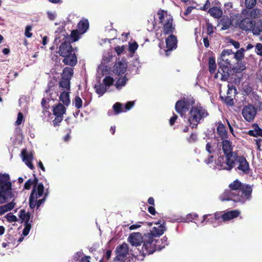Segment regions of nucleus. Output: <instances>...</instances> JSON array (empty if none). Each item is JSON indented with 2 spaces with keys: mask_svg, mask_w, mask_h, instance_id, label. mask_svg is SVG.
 I'll use <instances>...</instances> for the list:
<instances>
[{
  "mask_svg": "<svg viewBox=\"0 0 262 262\" xmlns=\"http://www.w3.org/2000/svg\"><path fill=\"white\" fill-rule=\"evenodd\" d=\"M246 69V66L244 63L240 61H237L236 65L233 68L234 70L237 73H240Z\"/></svg>",
  "mask_w": 262,
  "mask_h": 262,
  "instance_id": "nucleus-38",
  "label": "nucleus"
},
{
  "mask_svg": "<svg viewBox=\"0 0 262 262\" xmlns=\"http://www.w3.org/2000/svg\"><path fill=\"white\" fill-rule=\"evenodd\" d=\"M61 93L59 100L61 101L65 105L68 106L70 103V91H60Z\"/></svg>",
  "mask_w": 262,
  "mask_h": 262,
  "instance_id": "nucleus-24",
  "label": "nucleus"
},
{
  "mask_svg": "<svg viewBox=\"0 0 262 262\" xmlns=\"http://www.w3.org/2000/svg\"><path fill=\"white\" fill-rule=\"evenodd\" d=\"M160 241V245L161 247V249L165 247V245H168L167 243V238L166 237H164L163 238L161 239Z\"/></svg>",
  "mask_w": 262,
  "mask_h": 262,
  "instance_id": "nucleus-56",
  "label": "nucleus"
},
{
  "mask_svg": "<svg viewBox=\"0 0 262 262\" xmlns=\"http://www.w3.org/2000/svg\"><path fill=\"white\" fill-rule=\"evenodd\" d=\"M157 226L154 227L150 233L145 234L143 236V245L142 251L143 255H149L153 253L157 250H161L160 241L156 238L163 234L165 227L159 223L156 224Z\"/></svg>",
  "mask_w": 262,
  "mask_h": 262,
  "instance_id": "nucleus-2",
  "label": "nucleus"
},
{
  "mask_svg": "<svg viewBox=\"0 0 262 262\" xmlns=\"http://www.w3.org/2000/svg\"><path fill=\"white\" fill-rule=\"evenodd\" d=\"M229 189L226 190L220 196L222 201L232 200L242 204L251 199L252 186L243 184L238 180L230 184Z\"/></svg>",
  "mask_w": 262,
  "mask_h": 262,
  "instance_id": "nucleus-1",
  "label": "nucleus"
},
{
  "mask_svg": "<svg viewBox=\"0 0 262 262\" xmlns=\"http://www.w3.org/2000/svg\"><path fill=\"white\" fill-rule=\"evenodd\" d=\"M67 37L66 36L65 32L62 31L55 32V42L57 43L61 41H63L62 44L59 47V54L64 57L72 52L74 50L69 42H67Z\"/></svg>",
  "mask_w": 262,
  "mask_h": 262,
  "instance_id": "nucleus-9",
  "label": "nucleus"
},
{
  "mask_svg": "<svg viewBox=\"0 0 262 262\" xmlns=\"http://www.w3.org/2000/svg\"><path fill=\"white\" fill-rule=\"evenodd\" d=\"M31 30L32 27L30 26H27L26 27L25 34L26 37L30 38L32 36V34L31 33Z\"/></svg>",
  "mask_w": 262,
  "mask_h": 262,
  "instance_id": "nucleus-53",
  "label": "nucleus"
},
{
  "mask_svg": "<svg viewBox=\"0 0 262 262\" xmlns=\"http://www.w3.org/2000/svg\"><path fill=\"white\" fill-rule=\"evenodd\" d=\"M220 25L222 26L221 29L225 30L229 28L231 25V21L228 17L224 16L221 20Z\"/></svg>",
  "mask_w": 262,
  "mask_h": 262,
  "instance_id": "nucleus-28",
  "label": "nucleus"
},
{
  "mask_svg": "<svg viewBox=\"0 0 262 262\" xmlns=\"http://www.w3.org/2000/svg\"><path fill=\"white\" fill-rule=\"evenodd\" d=\"M114 79L111 76H106L103 80L102 83L95 85V88L97 93L100 95H102L107 89L113 84Z\"/></svg>",
  "mask_w": 262,
  "mask_h": 262,
  "instance_id": "nucleus-13",
  "label": "nucleus"
},
{
  "mask_svg": "<svg viewBox=\"0 0 262 262\" xmlns=\"http://www.w3.org/2000/svg\"><path fill=\"white\" fill-rule=\"evenodd\" d=\"M128 240L132 245L138 246L143 241V237L140 233L135 232L130 234Z\"/></svg>",
  "mask_w": 262,
  "mask_h": 262,
  "instance_id": "nucleus-17",
  "label": "nucleus"
},
{
  "mask_svg": "<svg viewBox=\"0 0 262 262\" xmlns=\"http://www.w3.org/2000/svg\"><path fill=\"white\" fill-rule=\"evenodd\" d=\"M81 34L77 30L72 31L71 34V37L73 41H77L79 39V35Z\"/></svg>",
  "mask_w": 262,
  "mask_h": 262,
  "instance_id": "nucleus-46",
  "label": "nucleus"
},
{
  "mask_svg": "<svg viewBox=\"0 0 262 262\" xmlns=\"http://www.w3.org/2000/svg\"><path fill=\"white\" fill-rule=\"evenodd\" d=\"M215 2V0H207L203 7L204 10L208 9L211 6H213L215 5V4H214Z\"/></svg>",
  "mask_w": 262,
  "mask_h": 262,
  "instance_id": "nucleus-48",
  "label": "nucleus"
},
{
  "mask_svg": "<svg viewBox=\"0 0 262 262\" xmlns=\"http://www.w3.org/2000/svg\"><path fill=\"white\" fill-rule=\"evenodd\" d=\"M48 18L51 20H54L56 17V13L55 11H49L47 12Z\"/></svg>",
  "mask_w": 262,
  "mask_h": 262,
  "instance_id": "nucleus-51",
  "label": "nucleus"
},
{
  "mask_svg": "<svg viewBox=\"0 0 262 262\" xmlns=\"http://www.w3.org/2000/svg\"><path fill=\"white\" fill-rule=\"evenodd\" d=\"M19 217L24 224L29 223L30 214L28 212L24 210H21L19 212Z\"/></svg>",
  "mask_w": 262,
  "mask_h": 262,
  "instance_id": "nucleus-29",
  "label": "nucleus"
},
{
  "mask_svg": "<svg viewBox=\"0 0 262 262\" xmlns=\"http://www.w3.org/2000/svg\"><path fill=\"white\" fill-rule=\"evenodd\" d=\"M206 149L209 154H214L216 152V147L214 144L208 143L206 145Z\"/></svg>",
  "mask_w": 262,
  "mask_h": 262,
  "instance_id": "nucleus-41",
  "label": "nucleus"
},
{
  "mask_svg": "<svg viewBox=\"0 0 262 262\" xmlns=\"http://www.w3.org/2000/svg\"><path fill=\"white\" fill-rule=\"evenodd\" d=\"M127 68V64L124 61H119L114 67V72L117 74H124Z\"/></svg>",
  "mask_w": 262,
  "mask_h": 262,
  "instance_id": "nucleus-21",
  "label": "nucleus"
},
{
  "mask_svg": "<svg viewBox=\"0 0 262 262\" xmlns=\"http://www.w3.org/2000/svg\"><path fill=\"white\" fill-rule=\"evenodd\" d=\"M235 159L233 161L231 168H227L226 167L227 166L225 165L222 167L221 169L231 170L235 166L236 163L238 165L236 167V170H238L239 172H242L243 174L248 173L250 168L249 163L246 158L243 156H238L236 155V157Z\"/></svg>",
  "mask_w": 262,
  "mask_h": 262,
  "instance_id": "nucleus-11",
  "label": "nucleus"
},
{
  "mask_svg": "<svg viewBox=\"0 0 262 262\" xmlns=\"http://www.w3.org/2000/svg\"><path fill=\"white\" fill-rule=\"evenodd\" d=\"M73 74V70L72 68L67 67L63 71L61 75L62 78H68L70 80Z\"/></svg>",
  "mask_w": 262,
  "mask_h": 262,
  "instance_id": "nucleus-35",
  "label": "nucleus"
},
{
  "mask_svg": "<svg viewBox=\"0 0 262 262\" xmlns=\"http://www.w3.org/2000/svg\"><path fill=\"white\" fill-rule=\"evenodd\" d=\"M217 133L219 135V136L223 140L227 138V132L226 131V130L225 129V126L223 124H222V123L219 124V125L217 127Z\"/></svg>",
  "mask_w": 262,
  "mask_h": 262,
  "instance_id": "nucleus-30",
  "label": "nucleus"
},
{
  "mask_svg": "<svg viewBox=\"0 0 262 262\" xmlns=\"http://www.w3.org/2000/svg\"><path fill=\"white\" fill-rule=\"evenodd\" d=\"M141 223H142L139 222V223H136L135 224L130 226L129 227V230H136V229H137L138 228H139L140 227H141Z\"/></svg>",
  "mask_w": 262,
  "mask_h": 262,
  "instance_id": "nucleus-58",
  "label": "nucleus"
},
{
  "mask_svg": "<svg viewBox=\"0 0 262 262\" xmlns=\"http://www.w3.org/2000/svg\"><path fill=\"white\" fill-rule=\"evenodd\" d=\"M250 16L253 18H257L262 16V10L258 8H254L250 12Z\"/></svg>",
  "mask_w": 262,
  "mask_h": 262,
  "instance_id": "nucleus-37",
  "label": "nucleus"
},
{
  "mask_svg": "<svg viewBox=\"0 0 262 262\" xmlns=\"http://www.w3.org/2000/svg\"><path fill=\"white\" fill-rule=\"evenodd\" d=\"M21 157L23 161L31 169L34 167L32 164L33 159V154L31 152H28L26 149H23L21 152Z\"/></svg>",
  "mask_w": 262,
  "mask_h": 262,
  "instance_id": "nucleus-16",
  "label": "nucleus"
},
{
  "mask_svg": "<svg viewBox=\"0 0 262 262\" xmlns=\"http://www.w3.org/2000/svg\"><path fill=\"white\" fill-rule=\"evenodd\" d=\"M255 52L256 54L262 57V44L257 43L255 46Z\"/></svg>",
  "mask_w": 262,
  "mask_h": 262,
  "instance_id": "nucleus-50",
  "label": "nucleus"
},
{
  "mask_svg": "<svg viewBox=\"0 0 262 262\" xmlns=\"http://www.w3.org/2000/svg\"><path fill=\"white\" fill-rule=\"evenodd\" d=\"M156 19H158L163 25V31L165 34H169L175 31V26L173 24L172 17L164 10L158 11Z\"/></svg>",
  "mask_w": 262,
  "mask_h": 262,
  "instance_id": "nucleus-8",
  "label": "nucleus"
},
{
  "mask_svg": "<svg viewBox=\"0 0 262 262\" xmlns=\"http://www.w3.org/2000/svg\"><path fill=\"white\" fill-rule=\"evenodd\" d=\"M127 79L125 76H122L119 78L116 82L115 85L117 89L121 90L127 82Z\"/></svg>",
  "mask_w": 262,
  "mask_h": 262,
  "instance_id": "nucleus-32",
  "label": "nucleus"
},
{
  "mask_svg": "<svg viewBox=\"0 0 262 262\" xmlns=\"http://www.w3.org/2000/svg\"><path fill=\"white\" fill-rule=\"evenodd\" d=\"M24 121V118L23 114L20 112L18 113L16 121L15 122V125L16 126L20 125L22 122Z\"/></svg>",
  "mask_w": 262,
  "mask_h": 262,
  "instance_id": "nucleus-44",
  "label": "nucleus"
},
{
  "mask_svg": "<svg viewBox=\"0 0 262 262\" xmlns=\"http://www.w3.org/2000/svg\"><path fill=\"white\" fill-rule=\"evenodd\" d=\"M25 227L24 228L23 231V235L24 236H27L31 229V225L30 223H26L25 224Z\"/></svg>",
  "mask_w": 262,
  "mask_h": 262,
  "instance_id": "nucleus-45",
  "label": "nucleus"
},
{
  "mask_svg": "<svg viewBox=\"0 0 262 262\" xmlns=\"http://www.w3.org/2000/svg\"><path fill=\"white\" fill-rule=\"evenodd\" d=\"M177 119V116L176 115H173V116L169 120L170 125H172L174 123Z\"/></svg>",
  "mask_w": 262,
  "mask_h": 262,
  "instance_id": "nucleus-62",
  "label": "nucleus"
},
{
  "mask_svg": "<svg viewBox=\"0 0 262 262\" xmlns=\"http://www.w3.org/2000/svg\"><path fill=\"white\" fill-rule=\"evenodd\" d=\"M234 60L233 52L231 50H224L221 54L219 61L220 68L215 78L221 77L222 80L225 81L229 75V69L231 68Z\"/></svg>",
  "mask_w": 262,
  "mask_h": 262,
  "instance_id": "nucleus-4",
  "label": "nucleus"
},
{
  "mask_svg": "<svg viewBox=\"0 0 262 262\" xmlns=\"http://www.w3.org/2000/svg\"><path fill=\"white\" fill-rule=\"evenodd\" d=\"M166 48L168 51H171L177 48V39L173 35H170L166 39Z\"/></svg>",
  "mask_w": 262,
  "mask_h": 262,
  "instance_id": "nucleus-20",
  "label": "nucleus"
},
{
  "mask_svg": "<svg viewBox=\"0 0 262 262\" xmlns=\"http://www.w3.org/2000/svg\"><path fill=\"white\" fill-rule=\"evenodd\" d=\"M228 91L227 92V95L229 96V95H231L232 96H234L235 92L236 91V89L233 85H228Z\"/></svg>",
  "mask_w": 262,
  "mask_h": 262,
  "instance_id": "nucleus-47",
  "label": "nucleus"
},
{
  "mask_svg": "<svg viewBox=\"0 0 262 262\" xmlns=\"http://www.w3.org/2000/svg\"><path fill=\"white\" fill-rule=\"evenodd\" d=\"M138 45L136 41L129 42V51L130 52L134 53L138 49Z\"/></svg>",
  "mask_w": 262,
  "mask_h": 262,
  "instance_id": "nucleus-43",
  "label": "nucleus"
},
{
  "mask_svg": "<svg viewBox=\"0 0 262 262\" xmlns=\"http://www.w3.org/2000/svg\"><path fill=\"white\" fill-rule=\"evenodd\" d=\"M221 213H216L214 216L210 215V217L207 219V222L211 223L213 224L214 227H216L218 225V222L220 220H222L223 221H228L230 220L233 219L237 217L240 214V211L238 210H234L227 211L222 214ZM210 216L209 214L204 215L203 217V220L201 222L202 225H204L205 221L207 220L208 217Z\"/></svg>",
  "mask_w": 262,
  "mask_h": 262,
  "instance_id": "nucleus-7",
  "label": "nucleus"
},
{
  "mask_svg": "<svg viewBox=\"0 0 262 262\" xmlns=\"http://www.w3.org/2000/svg\"><path fill=\"white\" fill-rule=\"evenodd\" d=\"M222 150L225 156H221L215 161V168L221 170L225 165L227 168H231L233 161L236 157V153L232 151L231 143L227 140H223L222 142Z\"/></svg>",
  "mask_w": 262,
  "mask_h": 262,
  "instance_id": "nucleus-3",
  "label": "nucleus"
},
{
  "mask_svg": "<svg viewBox=\"0 0 262 262\" xmlns=\"http://www.w3.org/2000/svg\"><path fill=\"white\" fill-rule=\"evenodd\" d=\"M249 135L251 136L256 137L260 136L262 137V129L259 127L257 125L254 126V129L250 130L249 131Z\"/></svg>",
  "mask_w": 262,
  "mask_h": 262,
  "instance_id": "nucleus-34",
  "label": "nucleus"
},
{
  "mask_svg": "<svg viewBox=\"0 0 262 262\" xmlns=\"http://www.w3.org/2000/svg\"><path fill=\"white\" fill-rule=\"evenodd\" d=\"M256 114V110L252 105H248L242 110V115L245 119L250 122L252 121Z\"/></svg>",
  "mask_w": 262,
  "mask_h": 262,
  "instance_id": "nucleus-14",
  "label": "nucleus"
},
{
  "mask_svg": "<svg viewBox=\"0 0 262 262\" xmlns=\"http://www.w3.org/2000/svg\"><path fill=\"white\" fill-rule=\"evenodd\" d=\"M134 105V101H129L126 103L125 106H123L121 104L117 102L116 103L114 106L113 108L116 112V114H119L121 112H125L129 110Z\"/></svg>",
  "mask_w": 262,
  "mask_h": 262,
  "instance_id": "nucleus-18",
  "label": "nucleus"
},
{
  "mask_svg": "<svg viewBox=\"0 0 262 262\" xmlns=\"http://www.w3.org/2000/svg\"><path fill=\"white\" fill-rule=\"evenodd\" d=\"M208 115L207 110L200 104L192 106L189 112L188 122L189 125L194 128Z\"/></svg>",
  "mask_w": 262,
  "mask_h": 262,
  "instance_id": "nucleus-6",
  "label": "nucleus"
},
{
  "mask_svg": "<svg viewBox=\"0 0 262 262\" xmlns=\"http://www.w3.org/2000/svg\"><path fill=\"white\" fill-rule=\"evenodd\" d=\"M254 21L248 18L243 19L239 24L241 29L245 31H251L253 28Z\"/></svg>",
  "mask_w": 262,
  "mask_h": 262,
  "instance_id": "nucleus-22",
  "label": "nucleus"
},
{
  "mask_svg": "<svg viewBox=\"0 0 262 262\" xmlns=\"http://www.w3.org/2000/svg\"><path fill=\"white\" fill-rule=\"evenodd\" d=\"M32 184L33 181L31 179L28 180L25 184V188L26 189H29Z\"/></svg>",
  "mask_w": 262,
  "mask_h": 262,
  "instance_id": "nucleus-59",
  "label": "nucleus"
},
{
  "mask_svg": "<svg viewBox=\"0 0 262 262\" xmlns=\"http://www.w3.org/2000/svg\"><path fill=\"white\" fill-rule=\"evenodd\" d=\"M198 216V215L196 213H190L186 216V220L192 221V220H195L196 218H197Z\"/></svg>",
  "mask_w": 262,
  "mask_h": 262,
  "instance_id": "nucleus-57",
  "label": "nucleus"
},
{
  "mask_svg": "<svg viewBox=\"0 0 262 262\" xmlns=\"http://www.w3.org/2000/svg\"><path fill=\"white\" fill-rule=\"evenodd\" d=\"M190 103L192 104V103H194V101L190 100L188 102V101L185 100H179L177 101L175 105L176 111L180 114L181 116H183V115L188 110V107Z\"/></svg>",
  "mask_w": 262,
  "mask_h": 262,
  "instance_id": "nucleus-15",
  "label": "nucleus"
},
{
  "mask_svg": "<svg viewBox=\"0 0 262 262\" xmlns=\"http://www.w3.org/2000/svg\"><path fill=\"white\" fill-rule=\"evenodd\" d=\"M225 103L229 105H232L233 104V99L232 98V96L231 95H227L225 99Z\"/></svg>",
  "mask_w": 262,
  "mask_h": 262,
  "instance_id": "nucleus-52",
  "label": "nucleus"
},
{
  "mask_svg": "<svg viewBox=\"0 0 262 262\" xmlns=\"http://www.w3.org/2000/svg\"><path fill=\"white\" fill-rule=\"evenodd\" d=\"M8 174L0 175V204L5 202L6 199H11L15 197L16 191H12L11 183Z\"/></svg>",
  "mask_w": 262,
  "mask_h": 262,
  "instance_id": "nucleus-5",
  "label": "nucleus"
},
{
  "mask_svg": "<svg viewBox=\"0 0 262 262\" xmlns=\"http://www.w3.org/2000/svg\"><path fill=\"white\" fill-rule=\"evenodd\" d=\"M63 116H56V118L53 120L54 125H57L62 120Z\"/></svg>",
  "mask_w": 262,
  "mask_h": 262,
  "instance_id": "nucleus-61",
  "label": "nucleus"
},
{
  "mask_svg": "<svg viewBox=\"0 0 262 262\" xmlns=\"http://www.w3.org/2000/svg\"><path fill=\"white\" fill-rule=\"evenodd\" d=\"M59 91H70V80L68 78H62L59 82Z\"/></svg>",
  "mask_w": 262,
  "mask_h": 262,
  "instance_id": "nucleus-26",
  "label": "nucleus"
},
{
  "mask_svg": "<svg viewBox=\"0 0 262 262\" xmlns=\"http://www.w3.org/2000/svg\"><path fill=\"white\" fill-rule=\"evenodd\" d=\"M89 21L87 19L81 20L77 25V30L81 34L84 33L89 28Z\"/></svg>",
  "mask_w": 262,
  "mask_h": 262,
  "instance_id": "nucleus-25",
  "label": "nucleus"
},
{
  "mask_svg": "<svg viewBox=\"0 0 262 262\" xmlns=\"http://www.w3.org/2000/svg\"><path fill=\"white\" fill-rule=\"evenodd\" d=\"M251 31L254 35H260L262 33V21H259L257 24L253 23Z\"/></svg>",
  "mask_w": 262,
  "mask_h": 262,
  "instance_id": "nucleus-31",
  "label": "nucleus"
},
{
  "mask_svg": "<svg viewBox=\"0 0 262 262\" xmlns=\"http://www.w3.org/2000/svg\"><path fill=\"white\" fill-rule=\"evenodd\" d=\"M245 6L247 9H252L256 4V0H245Z\"/></svg>",
  "mask_w": 262,
  "mask_h": 262,
  "instance_id": "nucleus-42",
  "label": "nucleus"
},
{
  "mask_svg": "<svg viewBox=\"0 0 262 262\" xmlns=\"http://www.w3.org/2000/svg\"><path fill=\"white\" fill-rule=\"evenodd\" d=\"M228 43L232 45L235 49H238L240 47L239 43L232 39H230L228 41Z\"/></svg>",
  "mask_w": 262,
  "mask_h": 262,
  "instance_id": "nucleus-55",
  "label": "nucleus"
},
{
  "mask_svg": "<svg viewBox=\"0 0 262 262\" xmlns=\"http://www.w3.org/2000/svg\"><path fill=\"white\" fill-rule=\"evenodd\" d=\"M44 191V186L42 184H39L36 187H34L29 198L30 207L34 208L37 206V200L42 196Z\"/></svg>",
  "mask_w": 262,
  "mask_h": 262,
  "instance_id": "nucleus-12",
  "label": "nucleus"
},
{
  "mask_svg": "<svg viewBox=\"0 0 262 262\" xmlns=\"http://www.w3.org/2000/svg\"><path fill=\"white\" fill-rule=\"evenodd\" d=\"M73 103L75 106V107L78 109L82 107V101L79 96L75 97L74 100L73 102Z\"/></svg>",
  "mask_w": 262,
  "mask_h": 262,
  "instance_id": "nucleus-40",
  "label": "nucleus"
},
{
  "mask_svg": "<svg viewBox=\"0 0 262 262\" xmlns=\"http://www.w3.org/2000/svg\"><path fill=\"white\" fill-rule=\"evenodd\" d=\"M210 14L214 18H220L222 15V10L217 7L213 6L209 10Z\"/></svg>",
  "mask_w": 262,
  "mask_h": 262,
  "instance_id": "nucleus-27",
  "label": "nucleus"
},
{
  "mask_svg": "<svg viewBox=\"0 0 262 262\" xmlns=\"http://www.w3.org/2000/svg\"><path fill=\"white\" fill-rule=\"evenodd\" d=\"M115 50L117 54L120 55L124 51L125 47L124 46H117L115 48Z\"/></svg>",
  "mask_w": 262,
  "mask_h": 262,
  "instance_id": "nucleus-54",
  "label": "nucleus"
},
{
  "mask_svg": "<svg viewBox=\"0 0 262 262\" xmlns=\"http://www.w3.org/2000/svg\"><path fill=\"white\" fill-rule=\"evenodd\" d=\"M6 219L10 222H15L17 221V217L16 216L11 213H8L5 216Z\"/></svg>",
  "mask_w": 262,
  "mask_h": 262,
  "instance_id": "nucleus-49",
  "label": "nucleus"
},
{
  "mask_svg": "<svg viewBox=\"0 0 262 262\" xmlns=\"http://www.w3.org/2000/svg\"><path fill=\"white\" fill-rule=\"evenodd\" d=\"M53 114L56 116H63L66 113V108L65 106L61 104L58 103L55 105L53 108Z\"/></svg>",
  "mask_w": 262,
  "mask_h": 262,
  "instance_id": "nucleus-23",
  "label": "nucleus"
},
{
  "mask_svg": "<svg viewBox=\"0 0 262 262\" xmlns=\"http://www.w3.org/2000/svg\"><path fill=\"white\" fill-rule=\"evenodd\" d=\"M209 69L210 73H214L216 69L215 59L213 57H210L209 59Z\"/></svg>",
  "mask_w": 262,
  "mask_h": 262,
  "instance_id": "nucleus-39",
  "label": "nucleus"
},
{
  "mask_svg": "<svg viewBox=\"0 0 262 262\" xmlns=\"http://www.w3.org/2000/svg\"><path fill=\"white\" fill-rule=\"evenodd\" d=\"M213 161V156H210L207 159H206L205 162L207 164H209L212 163Z\"/></svg>",
  "mask_w": 262,
  "mask_h": 262,
  "instance_id": "nucleus-64",
  "label": "nucleus"
},
{
  "mask_svg": "<svg viewBox=\"0 0 262 262\" xmlns=\"http://www.w3.org/2000/svg\"><path fill=\"white\" fill-rule=\"evenodd\" d=\"M207 33L209 35L211 34L213 32V27L210 24H207Z\"/></svg>",
  "mask_w": 262,
  "mask_h": 262,
  "instance_id": "nucleus-60",
  "label": "nucleus"
},
{
  "mask_svg": "<svg viewBox=\"0 0 262 262\" xmlns=\"http://www.w3.org/2000/svg\"><path fill=\"white\" fill-rule=\"evenodd\" d=\"M15 204V203L12 201L2 206L1 208H0V213L4 214L6 212L11 210L14 208Z\"/></svg>",
  "mask_w": 262,
  "mask_h": 262,
  "instance_id": "nucleus-33",
  "label": "nucleus"
},
{
  "mask_svg": "<svg viewBox=\"0 0 262 262\" xmlns=\"http://www.w3.org/2000/svg\"><path fill=\"white\" fill-rule=\"evenodd\" d=\"M63 57L64 58L63 59L62 62L64 64L73 67L75 66L77 62V57L75 55L74 50Z\"/></svg>",
  "mask_w": 262,
  "mask_h": 262,
  "instance_id": "nucleus-19",
  "label": "nucleus"
},
{
  "mask_svg": "<svg viewBox=\"0 0 262 262\" xmlns=\"http://www.w3.org/2000/svg\"><path fill=\"white\" fill-rule=\"evenodd\" d=\"M116 253L114 262H132L130 260L132 254L126 243L118 246L116 249Z\"/></svg>",
  "mask_w": 262,
  "mask_h": 262,
  "instance_id": "nucleus-10",
  "label": "nucleus"
},
{
  "mask_svg": "<svg viewBox=\"0 0 262 262\" xmlns=\"http://www.w3.org/2000/svg\"><path fill=\"white\" fill-rule=\"evenodd\" d=\"M245 51V50L244 48H241L235 53L233 52L234 59H235L237 61L242 60L244 57Z\"/></svg>",
  "mask_w": 262,
  "mask_h": 262,
  "instance_id": "nucleus-36",
  "label": "nucleus"
},
{
  "mask_svg": "<svg viewBox=\"0 0 262 262\" xmlns=\"http://www.w3.org/2000/svg\"><path fill=\"white\" fill-rule=\"evenodd\" d=\"M112 57V55H111L110 54V53H107V56H105V55L103 56V60L104 62H108Z\"/></svg>",
  "mask_w": 262,
  "mask_h": 262,
  "instance_id": "nucleus-63",
  "label": "nucleus"
}]
</instances>
